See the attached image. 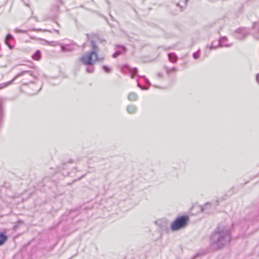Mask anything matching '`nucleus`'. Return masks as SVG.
I'll use <instances>...</instances> for the list:
<instances>
[{
	"instance_id": "nucleus-15",
	"label": "nucleus",
	"mask_w": 259,
	"mask_h": 259,
	"mask_svg": "<svg viewBox=\"0 0 259 259\" xmlns=\"http://www.w3.org/2000/svg\"><path fill=\"white\" fill-rule=\"evenodd\" d=\"M61 51L63 52H70L72 51L71 46L70 45H61Z\"/></svg>"
},
{
	"instance_id": "nucleus-22",
	"label": "nucleus",
	"mask_w": 259,
	"mask_h": 259,
	"mask_svg": "<svg viewBox=\"0 0 259 259\" xmlns=\"http://www.w3.org/2000/svg\"><path fill=\"white\" fill-rule=\"evenodd\" d=\"M103 69L106 73H110L111 72V69L106 65H103L102 67Z\"/></svg>"
},
{
	"instance_id": "nucleus-29",
	"label": "nucleus",
	"mask_w": 259,
	"mask_h": 259,
	"mask_svg": "<svg viewBox=\"0 0 259 259\" xmlns=\"http://www.w3.org/2000/svg\"><path fill=\"white\" fill-rule=\"evenodd\" d=\"M137 86L140 88L141 90H148V88H144V87L142 86V85H141V84L140 83H139L138 82V83H137Z\"/></svg>"
},
{
	"instance_id": "nucleus-32",
	"label": "nucleus",
	"mask_w": 259,
	"mask_h": 259,
	"mask_svg": "<svg viewBox=\"0 0 259 259\" xmlns=\"http://www.w3.org/2000/svg\"><path fill=\"white\" fill-rule=\"evenodd\" d=\"M6 44H7V45L8 46V47H9L10 49H12L13 48V47L12 45H10V44H9V42H7V43H6Z\"/></svg>"
},
{
	"instance_id": "nucleus-6",
	"label": "nucleus",
	"mask_w": 259,
	"mask_h": 259,
	"mask_svg": "<svg viewBox=\"0 0 259 259\" xmlns=\"http://www.w3.org/2000/svg\"><path fill=\"white\" fill-rule=\"evenodd\" d=\"M127 70H129L130 74L132 78H134L135 75L137 74L138 72L136 68H131L128 65H124L122 67L121 71L123 73H125Z\"/></svg>"
},
{
	"instance_id": "nucleus-37",
	"label": "nucleus",
	"mask_w": 259,
	"mask_h": 259,
	"mask_svg": "<svg viewBox=\"0 0 259 259\" xmlns=\"http://www.w3.org/2000/svg\"><path fill=\"white\" fill-rule=\"evenodd\" d=\"M59 1L60 2H61V3H62V1H61V0H59Z\"/></svg>"
},
{
	"instance_id": "nucleus-17",
	"label": "nucleus",
	"mask_w": 259,
	"mask_h": 259,
	"mask_svg": "<svg viewBox=\"0 0 259 259\" xmlns=\"http://www.w3.org/2000/svg\"><path fill=\"white\" fill-rule=\"evenodd\" d=\"M91 47L92 50L91 51H94V53L97 54V52L98 50V46L96 45L95 42L94 40L91 41Z\"/></svg>"
},
{
	"instance_id": "nucleus-19",
	"label": "nucleus",
	"mask_w": 259,
	"mask_h": 259,
	"mask_svg": "<svg viewBox=\"0 0 259 259\" xmlns=\"http://www.w3.org/2000/svg\"><path fill=\"white\" fill-rule=\"evenodd\" d=\"M45 42L46 44L52 46H56L60 45V43L58 41H48L46 40H45Z\"/></svg>"
},
{
	"instance_id": "nucleus-13",
	"label": "nucleus",
	"mask_w": 259,
	"mask_h": 259,
	"mask_svg": "<svg viewBox=\"0 0 259 259\" xmlns=\"http://www.w3.org/2000/svg\"><path fill=\"white\" fill-rule=\"evenodd\" d=\"M137 98V95L135 93H131L128 95V99L131 101H136Z\"/></svg>"
},
{
	"instance_id": "nucleus-26",
	"label": "nucleus",
	"mask_w": 259,
	"mask_h": 259,
	"mask_svg": "<svg viewBox=\"0 0 259 259\" xmlns=\"http://www.w3.org/2000/svg\"><path fill=\"white\" fill-rule=\"evenodd\" d=\"M94 71V67H89L87 68V72L88 73H93Z\"/></svg>"
},
{
	"instance_id": "nucleus-36",
	"label": "nucleus",
	"mask_w": 259,
	"mask_h": 259,
	"mask_svg": "<svg viewBox=\"0 0 259 259\" xmlns=\"http://www.w3.org/2000/svg\"><path fill=\"white\" fill-rule=\"evenodd\" d=\"M188 1V0H186V3H187Z\"/></svg>"
},
{
	"instance_id": "nucleus-1",
	"label": "nucleus",
	"mask_w": 259,
	"mask_h": 259,
	"mask_svg": "<svg viewBox=\"0 0 259 259\" xmlns=\"http://www.w3.org/2000/svg\"><path fill=\"white\" fill-rule=\"evenodd\" d=\"M231 241L230 229L224 226H219L210 237V245L215 249L227 245Z\"/></svg>"
},
{
	"instance_id": "nucleus-14",
	"label": "nucleus",
	"mask_w": 259,
	"mask_h": 259,
	"mask_svg": "<svg viewBox=\"0 0 259 259\" xmlns=\"http://www.w3.org/2000/svg\"><path fill=\"white\" fill-rule=\"evenodd\" d=\"M32 58L35 60H39L41 58V52L39 50H37L32 55Z\"/></svg>"
},
{
	"instance_id": "nucleus-31",
	"label": "nucleus",
	"mask_w": 259,
	"mask_h": 259,
	"mask_svg": "<svg viewBox=\"0 0 259 259\" xmlns=\"http://www.w3.org/2000/svg\"><path fill=\"white\" fill-rule=\"evenodd\" d=\"M255 80H256L257 83L259 85V73H258L256 75Z\"/></svg>"
},
{
	"instance_id": "nucleus-7",
	"label": "nucleus",
	"mask_w": 259,
	"mask_h": 259,
	"mask_svg": "<svg viewBox=\"0 0 259 259\" xmlns=\"http://www.w3.org/2000/svg\"><path fill=\"white\" fill-rule=\"evenodd\" d=\"M228 38L226 36H222L219 39V44H218V47L219 48H223V47H230L232 46L233 44H228L227 43L226 41H227Z\"/></svg>"
},
{
	"instance_id": "nucleus-24",
	"label": "nucleus",
	"mask_w": 259,
	"mask_h": 259,
	"mask_svg": "<svg viewBox=\"0 0 259 259\" xmlns=\"http://www.w3.org/2000/svg\"><path fill=\"white\" fill-rule=\"evenodd\" d=\"M199 52L200 50H198L197 52L193 54V57L195 59H197L199 58Z\"/></svg>"
},
{
	"instance_id": "nucleus-35",
	"label": "nucleus",
	"mask_w": 259,
	"mask_h": 259,
	"mask_svg": "<svg viewBox=\"0 0 259 259\" xmlns=\"http://www.w3.org/2000/svg\"><path fill=\"white\" fill-rule=\"evenodd\" d=\"M144 88H148L149 89V88L147 87H144Z\"/></svg>"
},
{
	"instance_id": "nucleus-2",
	"label": "nucleus",
	"mask_w": 259,
	"mask_h": 259,
	"mask_svg": "<svg viewBox=\"0 0 259 259\" xmlns=\"http://www.w3.org/2000/svg\"><path fill=\"white\" fill-rule=\"evenodd\" d=\"M189 219L187 215H181L177 217L172 222L170 229L172 231H177L185 228L188 224Z\"/></svg>"
},
{
	"instance_id": "nucleus-10",
	"label": "nucleus",
	"mask_w": 259,
	"mask_h": 259,
	"mask_svg": "<svg viewBox=\"0 0 259 259\" xmlns=\"http://www.w3.org/2000/svg\"><path fill=\"white\" fill-rule=\"evenodd\" d=\"M7 240V235L4 233H0V246L3 245Z\"/></svg>"
},
{
	"instance_id": "nucleus-23",
	"label": "nucleus",
	"mask_w": 259,
	"mask_h": 259,
	"mask_svg": "<svg viewBox=\"0 0 259 259\" xmlns=\"http://www.w3.org/2000/svg\"><path fill=\"white\" fill-rule=\"evenodd\" d=\"M31 30L32 31H42V32H46V31H48V32H51L50 30H47V29H41V28H38V29H36V28H32L31 29Z\"/></svg>"
},
{
	"instance_id": "nucleus-30",
	"label": "nucleus",
	"mask_w": 259,
	"mask_h": 259,
	"mask_svg": "<svg viewBox=\"0 0 259 259\" xmlns=\"http://www.w3.org/2000/svg\"><path fill=\"white\" fill-rule=\"evenodd\" d=\"M141 77H143V78L145 79V82L147 84H148L150 85L151 84V83L149 81V80L145 76H141Z\"/></svg>"
},
{
	"instance_id": "nucleus-4",
	"label": "nucleus",
	"mask_w": 259,
	"mask_h": 259,
	"mask_svg": "<svg viewBox=\"0 0 259 259\" xmlns=\"http://www.w3.org/2000/svg\"><path fill=\"white\" fill-rule=\"evenodd\" d=\"M235 33L237 34L236 38L238 39H242L245 38L249 33V31L245 28H240L235 31Z\"/></svg>"
},
{
	"instance_id": "nucleus-18",
	"label": "nucleus",
	"mask_w": 259,
	"mask_h": 259,
	"mask_svg": "<svg viewBox=\"0 0 259 259\" xmlns=\"http://www.w3.org/2000/svg\"><path fill=\"white\" fill-rule=\"evenodd\" d=\"M165 70H166L167 73H168V74H170L173 72H177L178 71V69L175 67L170 68L166 67Z\"/></svg>"
},
{
	"instance_id": "nucleus-28",
	"label": "nucleus",
	"mask_w": 259,
	"mask_h": 259,
	"mask_svg": "<svg viewBox=\"0 0 259 259\" xmlns=\"http://www.w3.org/2000/svg\"><path fill=\"white\" fill-rule=\"evenodd\" d=\"M210 204L209 202L206 203L203 206H201V209L202 211H204L205 209L208 205H210Z\"/></svg>"
},
{
	"instance_id": "nucleus-9",
	"label": "nucleus",
	"mask_w": 259,
	"mask_h": 259,
	"mask_svg": "<svg viewBox=\"0 0 259 259\" xmlns=\"http://www.w3.org/2000/svg\"><path fill=\"white\" fill-rule=\"evenodd\" d=\"M21 72H27L30 73L29 74H30L29 75H26L25 74H23L21 76H24V80H28V81H30L31 82H33V81L31 79L32 78H33V79L36 78V77L35 76V75L30 71L23 70Z\"/></svg>"
},
{
	"instance_id": "nucleus-5",
	"label": "nucleus",
	"mask_w": 259,
	"mask_h": 259,
	"mask_svg": "<svg viewBox=\"0 0 259 259\" xmlns=\"http://www.w3.org/2000/svg\"><path fill=\"white\" fill-rule=\"evenodd\" d=\"M30 73L29 72H20L19 73H18V74H17L13 78V79H12L11 80L9 81H8L7 82H5V83H1L0 84V90L1 89H3L4 88H6L7 87L12 84L14 81L17 78L20 77V76L23 75V74H26V75H29Z\"/></svg>"
},
{
	"instance_id": "nucleus-16",
	"label": "nucleus",
	"mask_w": 259,
	"mask_h": 259,
	"mask_svg": "<svg viewBox=\"0 0 259 259\" xmlns=\"http://www.w3.org/2000/svg\"><path fill=\"white\" fill-rule=\"evenodd\" d=\"M219 48V47H218V45L217 46H215L213 43H211V44L210 45H207L206 47V49H205V52H206L207 51H210L212 49H217V48Z\"/></svg>"
},
{
	"instance_id": "nucleus-8",
	"label": "nucleus",
	"mask_w": 259,
	"mask_h": 259,
	"mask_svg": "<svg viewBox=\"0 0 259 259\" xmlns=\"http://www.w3.org/2000/svg\"><path fill=\"white\" fill-rule=\"evenodd\" d=\"M116 51L112 55L113 58H116L120 55H121L123 52L126 51V48L125 47L123 46L117 45L116 47Z\"/></svg>"
},
{
	"instance_id": "nucleus-20",
	"label": "nucleus",
	"mask_w": 259,
	"mask_h": 259,
	"mask_svg": "<svg viewBox=\"0 0 259 259\" xmlns=\"http://www.w3.org/2000/svg\"><path fill=\"white\" fill-rule=\"evenodd\" d=\"M253 27L254 29H257L258 33H259V23H254L253 24ZM255 37H256V39H259V35L258 36L255 35Z\"/></svg>"
},
{
	"instance_id": "nucleus-33",
	"label": "nucleus",
	"mask_w": 259,
	"mask_h": 259,
	"mask_svg": "<svg viewBox=\"0 0 259 259\" xmlns=\"http://www.w3.org/2000/svg\"><path fill=\"white\" fill-rule=\"evenodd\" d=\"M54 31H55L56 33H57L58 34H59V31L58 30H57V29H54Z\"/></svg>"
},
{
	"instance_id": "nucleus-21",
	"label": "nucleus",
	"mask_w": 259,
	"mask_h": 259,
	"mask_svg": "<svg viewBox=\"0 0 259 259\" xmlns=\"http://www.w3.org/2000/svg\"><path fill=\"white\" fill-rule=\"evenodd\" d=\"M13 38V36L11 34H8L5 38V43H7V42Z\"/></svg>"
},
{
	"instance_id": "nucleus-11",
	"label": "nucleus",
	"mask_w": 259,
	"mask_h": 259,
	"mask_svg": "<svg viewBox=\"0 0 259 259\" xmlns=\"http://www.w3.org/2000/svg\"><path fill=\"white\" fill-rule=\"evenodd\" d=\"M126 110L130 114H134L137 111V107L134 105H130L127 106Z\"/></svg>"
},
{
	"instance_id": "nucleus-27",
	"label": "nucleus",
	"mask_w": 259,
	"mask_h": 259,
	"mask_svg": "<svg viewBox=\"0 0 259 259\" xmlns=\"http://www.w3.org/2000/svg\"><path fill=\"white\" fill-rule=\"evenodd\" d=\"M16 33H26V31L24 30H21L19 28H16L15 30Z\"/></svg>"
},
{
	"instance_id": "nucleus-25",
	"label": "nucleus",
	"mask_w": 259,
	"mask_h": 259,
	"mask_svg": "<svg viewBox=\"0 0 259 259\" xmlns=\"http://www.w3.org/2000/svg\"><path fill=\"white\" fill-rule=\"evenodd\" d=\"M6 102V99L0 98V112H2V106L3 103H4Z\"/></svg>"
},
{
	"instance_id": "nucleus-12",
	"label": "nucleus",
	"mask_w": 259,
	"mask_h": 259,
	"mask_svg": "<svg viewBox=\"0 0 259 259\" xmlns=\"http://www.w3.org/2000/svg\"><path fill=\"white\" fill-rule=\"evenodd\" d=\"M168 57L169 60L172 63L176 62L178 59L177 56L174 53H169L168 54Z\"/></svg>"
},
{
	"instance_id": "nucleus-3",
	"label": "nucleus",
	"mask_w": 259,
	"mask_h": 259,
	"mask_svg": "<svg viewBox=\"0 0 259 259\" xmlns=\"http://www.w3.org/2000/svg\"><path fill=\"white\" fill-rule=\"evenodd\" d=\"M103 58H100L98 54L94 53V51H90L83 55L79 59L81 63L85 65H93L97 61L102 60Z\"/></svg>"
},
{
	"instance_id": "nucleus-34",
	"label": "nucleus",
	"mask_w": 259,
	"mask_h": 259,
	"mask_svg": "<svg viewBox=\"0 0 259 259\" xmlns=\"http://www.w3.org/2000/svg\"><path fill=\"white\" fill-rule=\"evenodd\" d=\"M23 83V84H26L27 83L26 82H25V81H24Z\"/></svg>"
}]
</instances>
